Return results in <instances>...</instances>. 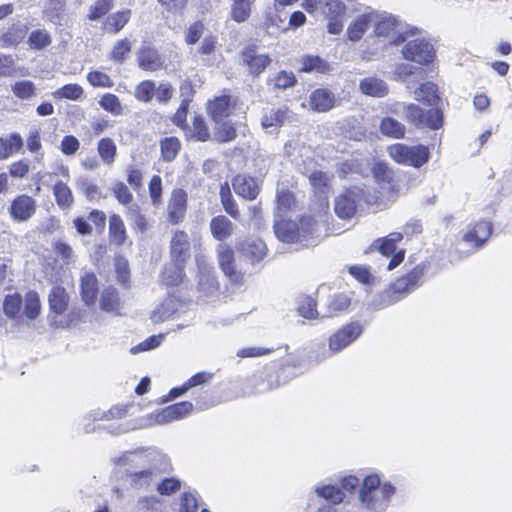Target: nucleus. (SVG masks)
<instances>
[{
    "mask_svg": "<svg viewBox=\"0 0 512 512\" xmlns=\"http://www.w3.org/2000/svg\"><path fill=\"white\" fill-rule=\"evenodd\" d=\"M231 17L236 22L246 21L251 14L255 0H231Z\"/></svg>",
    "mask_w": 512,
    "mask_h": 512,
    "instance_id": "nucleus-43",
    "label": "nucleus"
},
{
    "mask_svg": "<svg viewBox=\"0 0 512 512\" xmlns=\"http://www.w3.org/2000/svg\"><path fill=\"white\" fill-rule=\"evenodd\" d=\"M371 38L381 47L399 45L406 41L404 25L392 14L374 10Z\"/></svg>",
    "mask_w": 512,
    "mask_h": 512,
    "instance_id": "nucleus-4",
    "label": "nucleus"
},
{
    "mask_svg": "<svg viewBox=\"0 0 512 512\" xmlns=\"http://www.w3.org/2000/svg\"><path fill=\"white\" fill-rule=\"evenodd\" d=\"M23 146V139L17 133L7 137H0V160L9 158L13 153L19 152Z\"/></svg>",
    "mask_w": 512,
    "mask_h": 512,
    "instance_id": "nucleus-37",
    "label": "nucleus"
},
{
    "mask_svg": "<svg viewBox=\"0 0 512 512\" xmlns=\"http://www.w3.org/2000/svg\"><path fill=\"white\" fill-rule=\"evenodd\" d=\"M347 6L341 0H324L322 13L325 18H342Z\"/></svg>",
    "mask_w": 512,
    "mask_h": 512,
    "instance_id": "nucleus-50",
    "label": "nucleus"
},
{
    "mask_svg": "<svg viewBox=\"0 0 512 512\" xmlns=\"http://www.w3.org/2000/svg\"><path fill=\"white\" fill-rule=\"evenodd\" d=\"M351 297L347 294H335L331 296L326 303V312L324 316L333 317L349 309Z\"/></svg>",
    "mask_w": 512,
    "mask_h": 512,
    "instance_id": "nucleus-36",
    "label": "nucleus"
},
{
    "mask_svg": "<svg viewBox=\"0 0 512 512\" xmlns=\"http://www.w3.org/2000/svg\"><path fill=\"white\" fill-rule=\"evenodd\" d=\"M210 230L214 238L224 241L233 234L234 224L227 217L220 215L212 218Z\"/></svg>",
    "mask_w": 512,
    "mask_h": 512,
    "instance_id": "nucleus-32",
    "label": "nucleus"
},
{
    "mask_svg": "<svg viewBox=\"0 0 512 512\" xmlns=\"http://www.w3.org/2000/svg\"><path fill=\"white\" fill-rule=\"evenodd\" d=\"M372 173L379 188L373 194L370 192V189L367 188L365 190L367 193L366 203L369 205H380L393 193V186L391 184L392 172L387 164L379 162L373 166Z\"/></svg>",
    "mask_w": 512,
    "mask_h": 512,
    "instance_id": "nucleus-8",
    "label": "nucleus"
},
{
    "mask_svg": "<svg viewBox=\"0 0 512 512\" xmlns=\"http://www.w3.org/2000/svg\"><path fill=\"white\" fill-rule=\"evenodd\" d=\"M235 193L245 199L254 200L260 191V186L255 178L247 175H237L232 181Z\"/></svg>",
    "mask_w": 512,
    "mask_h": 512,
    "instance_id": "nucleus-24",
    "label": "nucleus"
},
{
    "mask_svg": "<svg viewBox=\"0 0 512 512\" xmlns=\"http://www.w3.org/2000/svg\"><path fill=\"white\" fill-rule=\"evenodd\" d=\"M187 209V194L182 189H174L167 207V218L169 222L177 224L181 222Z\"/></svg>",
    "mask_w": 512,
    "mask_h": 512,
    "instance_id": "nucleus-22",
    "label": "nucleus"
},
{
    "mask_svg": "<svg viewBox=\"0 0 512 512\" xmlns=\"http://www.w3.org/2000/svg\"><path fill=\"white\" fill-rule=\"evenodd\" d=\"M183 262H177L172 260L167 264L161 274V281L167 286L178 285L183 278L182 264Z\"/></svg>",
    "mask_w": 512,
    "mask_h": 512,
    "instance_id": "nucleus-39",
    "label": "nucleus"
},
{
    "mask_svg": "<svg viewBox=\"0 0 512 512\" xmlns=\"http://www.w3.org/2000/svg\"><path fill=\"white\" fill-rule=\"evenodd\" d=\"M13 95L20 100H30L37 95V88L30 80H18L11 84Z\"/></svg>",
    "mask_w": 512,
    "mask_h": 512,
    "instance_id": "nucleus-41",
    "label": "nucleus"
},
{
    "mask_svg": "<svg viewBox=\"0 0 512 512\" xmlns=\"http://www.w3.org/2000/svg\"><path fill=\"white\" fill-rule=\"evenodd\" d=\"M131 18V10L124 9L109 15L103 22V30L116 34L120 32Z\"/></svg>",
    "mask_w": 512,
    "mask_h": 512,
    "instance_id": "nucleus-33",
    "label": "nucleus"
},
{
    "mask_svg": "<svg viewBox=\"0 0 512 512\" xmlns=\"http://www.w3.org/2000/svg\"><path fill=\"white\" fill-rule=\"evenodd\" d=\"M189 135L198 141H206L209 139L210 133L202 118H194L192 127L189 130Z\"/></svg>",
    "mask_w": 512,
    "mask_h": 512,
    "instance_id": "nucleus-60",
    "label": "nucleus"
},
{
    "mask_svg": "<svg viewBox=\"0 0 512 512\" xmlns=\"http://www.w3.org/2000/svg\"><path fill=\"white\" fill-rule=\"evenodd\" d=\"M424 70L409 63H399L395 66L394 75L397 80L405 81L414 74L423 75Z\"/></svg>",
    "mask_w": 512,
    "mask_h": 512,
    "instance_id": "nucleus-61",
    "label": "nucleus"
},
{
    "mask_svg": "<svg viewBox=\"0 0 512 512\" xmlns=\"http://www.w3.org/2000/svg\"><path fill=\"white\" fill-rule=\"evenodd\" d=\"M131 42L129 39H121L113 45L110 56L114 61L122 62L125 60L126 55L131 51Z\"/></svg>",
    "mask_w": 512,
    "mask_h": 512,
    "instance_id": "nucleus-57",
    "label": "nucleus"
},
{
    "mask_svg": "<svg viewBox=\"0 0 512 512\" xmlns=\"http://www.w3.org/2000/svg\"><path fill=\"white\" fill-rule=\"evenodd\" d=\"M175 313V303L172 299H166L151 313L154 323H161L171 318Z\"/></svg>",
    "mask_w": 512,
    "mask_h": 512,
    "instance_id": "nucleus-49",
    "label": "nucleus"
},
{
    "mask_svg": "<svg viewBox=\"0 0 512 512\" xmlns=\"http://www.w3.org/2000/svg\"><path fill=\"white\" fill-rule=\"evenodd\" d=\"M335 97L327 89H316L310 94L309 105L313 111L326 112L334 107Z\"/></svg>",
    "mask_w": 512,
    "mask_h": 512,
    "instance_id": "nucleus-27",
    "label": "nucleus"
},
{
    "mask_svg": "<svg viewBox=\"0 0 512 512\" xmlns=\"http://www.w3.org/2000/svg\"><path fill=\"white\" fill-rule=\"evenodd\" d=\"M388 153L395 162L415 168L422 167L430 158V151L424 145L396 143L388 147Z\"/></svg>",
    "mask_w": 512,
    "mask_h": 512,
    "instance_id": "nucleus-7",
    "label": "nucleus"
},
{
    "mask_svg": "<svg viewBox=\"0 0 512 512\" xmlns=\"http://www.w3.org/2000/svg\"><path fill=\"white\" fill-rule=\"evenodd\" d=\"M36 211V201L26 194L18 195L11 203L9 213L17 222L28 221Z\"/></svg>",
    "mask_w": 512,
    "mask_h": 512,
    "instance_id": "nucleus-21",
    "label": "nucleus"
},
{
    "mask_svg": "<svg viewBox=\"0 0 512 512\" xmlns=\"http://www.w3.org/2000/svg\"><path fill=\"white\" fill-rule=\"evenodd\" d=\"M491 232L492 226L489 222L479 221L467 226L462 239L467 245L479 249L489 239Z\"/></svg>",
    "mask_w": 512,
    "mask_h": 512,
    "instance_id": "nucleus-18",
    "label": "nucleus"
},
{
    "mask_svg": "<svg viewBox=\"0 0 512 512\" xmlns=\"http://www.w3.org/2000/svg\"><path fill=\"white\" fill-rule=\"evenodd\" d=\"M109 231L111 241L117 245L124 243L126 238L125 226L118 215H112L109 219Z\"/></svg>",
    "mask_w": 512,
    "mask_h": 512,
    "instance_id": "nucleus-48",
    "label": "nucleus"
},
{
    "mask_svg": "<svg viewBox=\"0 0 512 512\" xmlns=\"http://www.w3.org/2000/svg\"><path fill=\"white\" fill-rule=\"evenodd\" d=\"M314 490L319 497L331 501L335 505L342 503L345 499V493L335 485H316Z\"/></svg>",
    "mask_w": 512,
    "mask_h": 512,
    "instance_id": "nucleus-42",
    "label": "nucleus"
},
{
    "mask_svg": "<svg viewBox=\"0 0 512 512\" xmlns=\"http://www.w3.org/2000/svg\"><path fill=\"white\" fill-rule=\"evenodd\" d=\"M196 264L198 268L199 292L204 297L214 296L217 293L219 286L209 259L203 254H197Z\"/></svg>",
    "mask_w": 512,
    "mask_h": 512,
    "instance_id": "nucleus-12",
    "label": "nucleus"
},
{
    "mask_svg": "<svg viewBox=\"0 0 512 512\" xmlns=\"http://www.w3.org/2000/svg\"><path fill=\"white\" fill-rule=\"evenodd\" d=\"M204 31L205 26L201 21L192 23L185 33V42L188 45H194L203 36Z\"/></svg>",
    "mask_w": 512,
    "mask_h": 512,
    "instance_id": "nucleus-63",
    "label": "nucleus"
},
{
    "mask_svg": "<svg viewBox=\"0 0 512 512\" xmlns=\"http://www.w3.org/2000/svg\"><path fill=\"white\" fill-rule=\"evenodd\" d=\"M218 264L222 272L231 282L239 284L243 282V273L237 269L234 257V250L225 243H220L216 247Z\"/></svg>",
    "mask_w": 512,
    "mask_h": 512,
    "instance_id": "nucleus-15",
    "label": "nucleus"
},
{
    "mask_svg": "<svg viewBox=\"0 0 512 512\" xmlns=\"http://www.w3.org/2000/svg\"><path fill=\"white\" fill-rule=\"evenodd\" d=\"M23 300L20 294H8L3 303V310L8 318H18L22 315Z\"/></svg>",
    "mask_w": 512,
    "mask_h": 512,
    "instance_id": "nucleus-45",
    "label": "nucleus"
},
{
    "mask_svg": "<svg viewBox=\"0 0 512 512\" xmlns=\"http://www.w3.org/2000/svg\"><path fill=\"white\" fill-rule=\"evenodd\" d=\"M397 487L379 472H369L361 478L357 491V502L365 512H386L394 497Z\"/></svg>",
    "mask_w": 512,
    "mask_h": 512,
    "instance_id": "nucleus-2",
    "label": "nucleus"
},
{
    "mask_svg": "<svg viewBox=\"0 0 512 512\" xmlns=\"http://www.w3.org/2000/svg\"><path fill=\"white\" fill-rule=\"evenodd\" d=\"M374 9L366 7L364 11L349 22L346 30L347 39L352 42L360 41L363 36L373 27Z\"/></svg>",
    "mask_w": 512,
    "mask_h": 512,
    "instance_id": "nucleus-17",
    "label": "nucleus"
},
{
    "mask_svg": "<svg viewBox=\"0 0 512 512\" xmlns=\"http://www.w3.org/2000/svg\"><path fill=\"white\" fill-rule=\"evenodd\" d=\"M114 0H97L89 9L88 18L92 21L100 19L113 7Z\"/></svg>",
    "mask_w": 512,
    "mask_h": 512,
    "instance_id": "nucleus-54",
    "label": "nucleus"
},
{
    "mask_svg": "<svg viewBox=\"0 0 512 512\" xmlns=\"http://www.w3.org/2000/svg\"><path fill=\"white\" fill-rule=\"evenodd\" d=\"M121 467H145L139 471L129 473V480L132 487L146 489L157 479L160 473L170 469L168 457L159 450L150 449L142 452H125L117 459Z\"/></svg>",
    "mask_w": 512,
    "mask_h": 512,
    "instance_id": "nucleus-1",
    "label": "nucleus"
},
{
    "mask_svg": "<svg viewBox=\"0 0 512 512\" xmlns=\"http://www.w3.org/2000/svg\"><path fill=\"white\" fill-rule=\"evenodd\" d=\"M154 94L155 82L152 80H144L135 87L134 96L140 102H150L153 99Z\"/></svg>",
    "mask_w": 512,
    "mask_h": 512,
    "instance_id": "nucleus-52",
    "label": "nucleus"
},
{
    "mask_svg": "<svg viewBox=\"0 0 512 512\" xmlns=\"http://www.w3.org/2000/svg\"><path fill=\"white\" fill-rule=\"evenodd\" d=\"M207 110L215 122H219L223 118L228 117L231 113L230 96L222 95L215 97L214 100L208 103Z\"/></svg>",
    "mask_w": 512,
    "mask_h": 512,
    "instance_id": "nucleus-31",
    "label": "nucleus"
},
{
    "mask_svg": "<svg viewBox=\"0 0 512 512\" xmlns=\"http://www.w3.org/2000/svg\"><path fill=\"white\" fill-rule=\"evenodd\" d=\"M289 110L286 107L272 109L266 113L262 119V127L269 133L276 132L286 121Z\"/></svg>",
    "mask_w": 512,
    "mask_h": 512,
    "instance_id": "nucleus-30",
    "label": "nucleus"
},
{
    "mask_svg": "<svg viewBox=\"0 0 512 512\" xmlns=\"http://www.w3.org/2000/svg\"><path fill=\"white\" fill-rule=\"evenodd\" d=\"M403 57L420 65H428L434 59L433 46L423 38L407 41L402 49Z\"/></svg>",
    "mask_w": 512,
    "mask_h": 512,
    "instance_id": "nucleus-13",
    "label": "nucleus"
},
{
    "mask_svg": "<svg viewBox=\"0 0 512 512\" xmlns=\"http://www.w3.org/2000/svg\"><path fill=\"white\" fill-rule=\"evenodd\" d=\"M126 414H127V409L125 407L116 406V407H112L107 412L94 413V414L90 415L89 417L85 418V420L92 419L93 421H98V420L120 419V418L125 417Z\"/></svg>",
    "mask_w": 512,
    "mask_h": 512,
    "instance_id": "nucleus-59",
    "label": "nucleus"
},
{
    "mask_svg": "<svg viewBox=\"0 0 512 512\" xmlns=\"http://www.w3.org/2000/svg\"><path fill=\"white\" fill-rule=\"evenodd\" d=\"M298 313L306 319L311 320L317 318L318 311L316 309V301L311 297H305L298 307Z\"/></svg>",
    "mask_w": 512,
    "mask_h": 512,
    "instance_id": "nucleus-64",
    "label": "nucleus"
},
{
    "mask_svg": "<svg viewBox=\"0 0 512 512\" xmlns=\"http://www.w3.org/2000/svg\"><path fill=\"white\" fill-rule=\"evenodd\" d=\"M48 304L50 325L56 328L68 326V321L60 318L66 312L69 304V296L66 290L61 286H54L48 295Z\"/></svg>",
    "mask_w": 512,
    "mask_h": 512,
    "instance_id": "nucleus-10",
    "label": "nucleus"
},
{
    "mask_svg": "<svg viewBox=\"0 0 512 512\" xmlns=\"http://www.w3.org/2000/svg\"><path fill=\"white\" fill-rule=\"evenodd\" d=\"M363 325L359 321L350 322L334 333L328 339V348L322 347L315 352V360L322 362L334 354H337L354 343L362 334Z\"/></svg>",
    "mask_w": 512,
    "mask_h": 512,
    "instance_id": "nucleus-5",
    "label": "nucleus"
},
{
    "mask_svg": "<svg viewBox=\"0 0 512 512\" xmlns=\"http://www.w3.org/2000/svg\"><path fill=\"white\" fill-rule=\"evenodd\" d=\"M99 105L113 115H120L123 110L119 98L111 93L103 95L99 100Z\"/></svg>",
    "mask_w": 512,
    "mask_h": 512,
    "instance_id": "nucleus-55",
    "label": "nucleus"
},
{
    "mask_svg": "<svg viewBox=\"0 0 512 512\" xmlns=\"http://www.w3.org/2000/svg\"><path fill=\"white\" fill-rule=\"evenodd\" d=\"M98 293V280L95 274L83 272L80 277V294L82 301L86 306H92L95 303Z\"/></svg>",
    "mask_w": 512,
    "mask_h": 512,
    "instance_id": "nucleus-26",
    "label": "nucleus"
},
{
    "mask_svg": "<svg viewBox=\"0 0 512 512\" xmlns=\"http://www.w3.org/2000/svg\"><path fill=\"white\" fill-rule=\"evenodd\" d=\"M242 59L249 73L254 76L260 75L271 63L268 54H260L253 48H246L242 53Z\"/></svg>",
    "mask_w": 512,
    "mask_h": 512,
    "instance_id": "nucleus-25",
    "label": "nucleus"
},
{
    "mask_svg": "<svg viewBox=\"0 0 512 512\" xmlns=\"http://www.w3.org/2000/svg\"><path fill=\"white\" fill-rule=\"evenodd\" d=\"M54 252L61 258L59 268L69 267L75 263V253L67 243L58 241L55 243Z\"/></svg>",
    "mask_w": 512,
    "mask_h": 512,
    "instance_id": "nucleus-51",
    "label": "nucleus"
},
{
    "mask_svg": "<svg viewBox=\"0 0 512 512\" xmlns=\"http://www.w3.org/2000/svg\"><path fill=\"white\" fill-rule=\"evenodd\" d=\"M360 91L371 97H384L388 94V86L384 80L376 76L363 78L359 83Z\"/></svg>",
    "mask_w": 512,
    "mask_h": 512,
    "instance_id": "nucleus-29",
    "label": "nucleus"
},
{
    "mask_svg": "<svg viewBox=\"0 0 512 512\" xmlns=\"http://www.w3.org/2000/svg\"><path fill=\"white\" fill-rule=\"evenodd\" d=\"M308 178L314 193L319 197L321 210L326 211L328 209V188L332 180V176L323 171L315 170L309 174Z\"/></svg>",
    "mask_w": 512,
    "mask_h": 512,
    "instance_id": "nucleus-23",
    "label": "nucleus"
},
{
    "mask_svg": "<svg viewBox=\"0 0 512 512\" xmlns=\"http://www.w3.org/2000/svg\"><path fill=\"white\" fill-rule=\"evenodd\" d=\"M52 96L58 100L67 99L72 101H78L83 98L84 89L79 84L70 83L55 90L52 93Z\"/></svg>",
    "mask_w": 512,
    "mask_h": 512,
    "instance_id": "nucleus-44",
    "label": "nucleus"
},
{
    "mask_svg": "<svg viewBox=\"0 0 512 512\" xmlns=\"http://www.w3.org/2000/svg\"><path fill=\"white\" fill-rule=\"evenodd\" d=\"M193 410V404L188 401L179 402L168 406L158 412L152 413L142 419L138 428H147L153 425H163L172 421L180 420L189 415Z\"/></svg>",
    "mask_w": 512,
    "mask_h": 512,
    "instance_id": "nucleus-9",
    "label": "nucleus"
},
{
    "mask_svg": "<svg viewBox=\"0 0 512 512\" xmlns=\"http://www.w3.org/2000/svg\"><path fill=\"white\" fill-rule=\"evenodd\" d=\"M139 68L147 72H155L165 67V60L150 44H143L136 54Z\"/></svg>",
    "mask_w": 512,
    "mask_h": 512,
    "instance_id": "nucleus-19",
    "label": "nucleus"
},
{
    "mask_svg": "<svg viewBox=\"0 0 512 512\" xmlns=\"http://www.w3.org/2000/svg\"><path fill=\"white\" fill-rule=\"evenodd\" d=\"M414 99L428 105H435L438 100L436 85L431 82L422 84L414 91Z\"/></svg>",
    "mask_w": 512,
    "mask_h": 512,
    "instance_id": "nucleus-46",
    "label": "nucleus"
},
{
    "mask_svg": "<svg viewBox=\"0 0 512 512\" xmlns=\"http://www.w3.org/2000/svg\"><path fill=\"white\" fill-rule=\"evenodd\" d=\"M393 111L397 114H402L407 121L420 127L436 130L443 123V115L437 108L425 111L415 104L401 103L397 104Z\"/></svg>",
    "mask_w": 512,
    "mask_h": 512,
    "instance_id": "nucleus-6",
    "label": "nucleus"
},
{
    "mask_svg": "<svg viewBox=\"0 0 512 512\" xmlns=\"http://www.w3.org/2000/svg\"><path fill=\"white\" fill-rule=\"evenodd\" d=\"M422 277L423 270L420 267H416L407 275L397 279L387 292L389 298L387 304L395 303L417 289L422 282Z\"/></svg>",
    "mask_w": 512,
    "mask_h": 512,
    "instance_id": "nucleus-11",
    "label": "nucleus"
},
{
    "mask_svg": "<svg viewBox=\"0 0 512 512\" xmlns=\"http://www.w3.org/2000/svg\"><path fill=\"white\" fill-rule=\"evenodd\" d=\"M276 237L286 243L314 245L321 236V227L312 217L301 219L300 224L289 220H277L274 225Z\"/></svg>",
    "mask_w": 512,
    "mask_h": 512,
    "instance_id": "nucleus-3",
    "label": "nucleus"
},
{
    "mask_svg": "<svg viewBox=\"0 0 512 512\" xmlns=\"http://www.w3.org/2000/svg\"><path fill=\"white\" fill-rule=\"evenodd\" d=\"M301 70L304 72H324L326 69L325 63L318 56H304L301 59Z\"/></svg>",
    "mask_w": 512,
    "mask_h": 512,
    "instance_id": "nucleus-58",
    "label": "nucleus"
},
{
    "mask_svg": "<svg viewBox=\"0 0 512 512\" xmlns=\"http://www.w3.org/2000/svg\"><path fill=\"white\" fill-rule=\"evenodd\" d=\"M236 137V130L229 122H216L215 138L220 142H229Z\"/></svg>",
    "mask_w": 512,
    "mask_h": 512,
    "instance_id": "nucleus-56",
    "label": "nucleus"
},
{
    "mask_svg": "<svg viewBox=\"0 0 512 512\" xmlns=\"http://www.w3.org/2000/svg\"><path fill=\"white\" fill-rule=\"evenodd\" d=\"M97 152L102 162L111 166L117 155V147L111 138L105 137L99 140L97 144Z\"/></svg>",
    "mask_w": 512,
    "mask_h": 512,
    "instance_id": "nucleus-40",
    "label": "nucleus"
},
{
    "mask_svg": "<svg viewBox=\"0 0 512 512\" xmlns=\"http://www.w3.org/2000/svg\"><path fill=\"white\" fill-rule=\"evenodd\" d=\"M87 80L94 87L111 88L114 84L110 76L101 71H91L87 75Z\"/></svg>",
    "mask_w": 512,
    "mask_h": 512,
    "instance_id": "nucleus-62",
    "label": "nucleus"
},
{
    "mask_svg": "<svg viewBox=\"0 0 512 512\" xmlns=\"http://www.w3.org/2000/svg\"><path fill=\"white\" fill-rule=\"evenodd\" d=\"M380 130L384 135L396 139L402 138L405 134L404 125L391 117L382 119L380 123Z\"/></svg>",
    "mask_w": 512,
    "mask_h": 512,
    "instance_id": "nucleus-47",
    "label": "nucleus"
},
{
    "mask_svg": "<svg viewBox=\"0 0 512 512\" xmlns=\"http://www.w3.org/2000/svg\"><path fill=\"white\" fill-rule=\"evenodd\" d=\"M366 197L367 193L364 189L356 187L346 190L335 199V213L343 219L352 218L356 213L359 200L363 199L366 202Z\"/></svg>",
    "mask_w": 512,
    "mask_h": 512,
    "instance_id": "nucleus-14",
    "label": "nucleus"
},
{
    "mask_svg": "<svg viewBox=\"0 0 512 512\" xmlns=\"http://www.w3.org/2000/svg\"><path fill=\"white\" fill-rule=\"evenodd\" d=\"M123 307V301L114 288H106L100 297V308L107 313H118Z\"/></svg>",
    "mask_w": 512,
    "mask_h": 512,
    "instance_id": "nucleus-35",
    "label": "nucleus"
},
{
    "mask_svg": "<svg viewBox=\"0 0 512 512\" xmlns=\"http://www.w3.org/2000/svg\"><path fill=\"white\" fill-rule=\"evenodd\" d=\"M190 243L188 235L183 231L175 232L171 240V256L172 260L177 262H185L189 257Z\"/></svg>",
    "mask_w": 512,
    "mask_h": 512,
    "instance_id": "nucleus-28",
    "label": "nucleus"
},
{
    "mask_svg": "<svg viewBox=\"0 0 512 512\" xmlns=\"http://www.w3.org/2000/svg\"><path fill=\"white\" fill-rule=\"evenodd\" d=\"M53 194L61 209H69L74 203V197L66 182L59 180L53 186Z\"/></svg>",
    "mask_w": 512,
    "mask_h": 512,
    "instance_id": "nucleus-38",
    "label": "nucleus"
},
{
    "mask_svg": "<svg viewBox=\"0 0 512 512\" xmlns=\"http://www.w3.org/2000/svg\"><path fill=\"white\" fill-rule=\"evenodd\" d=\"M237 250L244 261L252 266L259 265L267 256V246L259 238H247L237 244Z\"/></svg>",
    "mask_w": 512,
    "mask_h": 512,
    "instance_id": "nucleus-16",
    "label": "nucleus"
},
{
    "mask_svg": "<svg viewBox=\"0 0 512 512\" xmlns=\"http://www.w3.org/2000/svg\"><path fill=\"white\" fill-rule=\"evenodd\" d=\"M180 150V142L176 137H167L161 142V153L166 161H172Z\"/></svg>",
    "mask_w": 512,
    "mask_h": 512,
    "instance_id": "nucleus-53",
    "label": "nucleus"
},
{
    "mask_svg": "<svg viewBox=\"0 0 512 512\" xmlns=\"http://www.w3.org/2000/svg\"><path fill=\"white\" fill-rule=\"evenodd\" d=\"M403 238L402 234L399 232H393L389 234L386 238L379 240V251L382 255L386 257L392 256L390 259L387 269L392 270L396 266H398L404 259V251H397V243L401 241Z\"/></svg>",
    "mask_w": 512,
    "mask_h": 512,
    "instance_id": "nucleus-20",
    "label": "nucleus"
},
{
    "mask_svg": "<svg viewBox=\"0 0 512 512\" xmlns=\"http://www.w3.org/2000/svg\"><path fill=\"white\" fill-rule=\"evenodd\" d=\"M22 300V316H25L29 320H35L42 310V304L38 293L35 291H28Z\"/></svg>",
    "mask_w": 512,
    "mask_h": 512,
    "instance_id": "nucleus-34",
    "label": "nucleus"
}]
</instances>
